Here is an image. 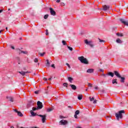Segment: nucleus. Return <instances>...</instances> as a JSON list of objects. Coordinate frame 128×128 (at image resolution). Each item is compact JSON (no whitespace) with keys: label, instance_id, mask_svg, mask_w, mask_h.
I'll list each match as a JSON object with an SVG mask.
<instances>
[{"label":"nucleus","instance_id":"35","mask_svg":"<svg viewBox=\"0 0 128 128\" xmlns=\"http://www.w3.org/2000/svg\"><path fill=\"white\" fill-rule=\"evenodd\" d=\"M38 62V58H35V59L34 60V62Z\"/></svg>","mask_w":128,"mask_h":128},{"label":"nucleus","instance_id":"29","mask_svg":"<svg viewBox=\"0 0 128 128\" xmlns=\"http://www.w3.org/2000/svg\"><path fill=\"white\" fill-rule=\"evenodd\" d=\"M62 43L63 44L64 46H66V42L65 40H62Z\"/></svg>","mask_w":128,"mask_h":128},{"label":"nucleus","instance_id":"44","mask_svg":"<svg viewBox=\"0 0 128 128\" xmlns=\"http://www.w3.org/2000/svg\"><path fill=\"white\" fill-rule=\"evenodd\" d=\"M46 36H48V30H46Z\"/></svg>","mask_w":128,"mask_h":128},{"label":"nucleus","instance_id":"38","mask_svg":"<svg viewBox=\"0 0 128 128\" xmlns=\"http://www.w3.org/2000/svg\"><path fill=\"white\" fill-rule=\"evenodd\" d=\"M102 76H104V78H106V76H108V74H104V73H103V74H102Z\"/></svg>","mask_w":128,"mask_h":128},{"label":"nucleus","instance_id":"14","mask_svg":"<svg viewBox=\"0 0 128 128\" xmlns=\"http://www.w3.org/2000/svg\"><path fill=\"white\" fill-rule=\"evenodd\" d=\"M114 74H115V76H117V78H120V73L118 72V71H114Z\"/></svg>","mask_w":128,"mask_h":128},{"label":"nucleus","instance_id":"42","mask_svg":"<svg viewBox=\"0 0 128 128\" xmlns=\"http://www.w3.org/2000/svg\"><path fill=\"white\" fill-rule=\"evenodd\" d=\"M14 112H16L17 114L18 112V111L16 109H14Z\"/></svg>","mask_w":128,"mask_h":128},{"label":"nucleus","instance_id":"36","mask_svg":"<svg viewBox=\"0 0 128 128\" xmlns=\"http://www.w3.org/2000/svg\"><path fill=\"white\" fill-rule=\"evenodd\" d=\"M38 92H40V90H37L34 92V94H38Z\"/></svg>","mask_w":128,"mask_h":128},{"label":"nucleus","instance_id":"12","mask_svg":"<svg viewBox=\"0 0 128 128\" xmlns=\"http://www.w3.org/2000/svg\"><path fill=\"white\" fill-rule=\"evenodd\" d=\"M34 104V100L29 101V103L27 104L28 108H30L31 106Z\"/></svg>","mask_w":128,"mask_h":128},{"label":"nucleus","instance_id":"26","mask_svg":"<svg viewBox=\"0 0 128 128\" xmlns=\"http://www.w3.org/2000/svg\"><path fill=\"white\" fill-rule=\"evenodd\" d=\"M6 98H8L9 99V100L10 102H14V98H12V97H6Z\"/></svg>","mask_w":128,"mask_h":128},{"label":"nucleus","instance_id":"49","mask_svg":"<svg viewBox=\"0 0 128 128\" xmlns=\"http://www.w3.org/2000/svg\"><path fill=\"white\" fill-rule=\"evenodd\" d=\"M56 2L58 3V2H60V0H56Z\"/></svg>","mask_w":128,"mask_h":128},{"label":"nucleus","instance_id":"30","mask_svg":"<svg viewBox=\"0 0 128 128\" xmlns=\"http://www.w3.org/2000/svg\"><path fill=\"white\" fill-rule=\"evenodd\" d=\"M48 18V14H46L44 16V20H46V18Z\"/></svg>","mask_w":128,"mask_h":128},{"label":"nucleus","instance_id":"54","mask_svg":"<svg viewBox=\"0 0 128 128\" xmlns=\"http://www.w3.org/2000/svg\"><path fill=\"white\" fill-rule=\"evenodd\" d=\"M76 128H82V127L80 126H78L76 127Z\"/></svg>","mask_w":128,"mask_h":128},{"label":"nucleus","instance_id":"58","mask_svg":"<svg viewBox=\"0 0 128 128\" xmlns=\"http://www.w3.org/2000/svg\"><path fill=\"white\" fill-rule=\"evenodd\" d=\"M32 128H38V127H32Z\"/></svg>","mask_w":128,"mask_h":128},{"label":"nucleus","instance_id":"21","mask_svg":"<svg viewBox=\"0 0 128 128\" xmlns=\"http://www.w3.org/2000/svg\"><path fill=\"white\" fill-rule=\"evenodd\" d=\"M118 80L116 79H114L112 80V84H118V82H116Z\"/></svg>","mask_w":128,"mask_h":128},{"label":"nucleus","instance_id":"28","mask_svg":"<svg viewBox=\"0 0 128 128\" xmlns=\"http://www.w3.org/2000/svg\"><path fill=\"white\" fill-rule=\"evenodd\" d=\"M75 114H76L77 116H78V114H80V110H76L75 112Z\"/></svg>","mask_w":128,"mask_h":128},{"label":"nucleus","instance_id":"22","mask_svg":"<svg viewBox=\"0 0 128 128\" xmlns=\"http://www.w3.org/2000/svg\"><path fill=\"white\" fill-rule=\"evenodd\" d=\"M68 80L70 82H72V80H74V78L72 77H68Z\"/></svg>","mask_w":128,"mask_h":128},{"label":"nucleus","instance_id":"34","mask_svg":"<svg viewBox=\"0 0 128 128\" xmlns=\"http://www.w3.org/2000/svg\"><path fill=\"white\" fill-rule=\"evenodd\" d=\"M68 48L70 50H72V48L68 46Z\"/></svg>","mask_w":128,"mask_h":128},{"label":"nucleus","instance_id":"1","mask_svg":"<svg viewBox=\"0 0 128 128\" xmlns=\"http://www.w3.org/2000/svg\"><path fill=\"white\" fill-rule=\"evenodd\" d=\"M37 106H38L37 107L32 108V110H42L44 107V106L42 105V103L40 101H38L37 102Z\"/></svg>","mask_w":128,"mask_h":128},{"label":"nucleus","instance_id":"41","mask_svg":"<svg viewBox=\"0 0 128 128\" xmlns=\"http://www.w3.org/2000/svg\"><path fill=\"white\" fill-rule=\"evenodd\" d=\"M52 68H56V66H54V64H52V66H51Z\"/></svg>","mask_w":128,"mask_h":128},{"label":"nucleus","instance_id":"52","mask_svg":"<svg viewBox=\"0 0 128 128\" xmlns=\"http://www.w3.org/2000/svg\"><path fill=\"white\" fill-rule=\"evenodd\" d=\"M1 12H2V10H0V14H1Z\"/></svg>","mask_w":128,"mask_h":128},{"label":"nucleus","instance_id":"55","mask_svg":"<svg viewBox=\"0 0 128 128\" xmlns=\"http://www.w3.org/2000/svg\"><path fill=\"white\" fill-rule=\"evenodd\" d=\"M10 128H14V126H11Z\"/></svg>","mask_w":128,"mask_h":128},{"label":"nucleus","instance_id":"8","mask_svg":"<svg viewBox=\"0 0 128 128\" xmlns=\"http://www.w3.org/2000/svg\"><path fill=\"white\" fill-rule=\"evenodd\" d=\"M120 20L122 22V24H125V26H128V22L125 21L123 18H120Z\"/></svg>","mask_w":128,"mask_h":128},{"label":"nucleus","instance_id":"64","mask_svg":"<svg viewBox=\"0 0 128 128\" xmlns=\"http://www.w3.org/2000/svg\"><path fill=\"white\" fill-rule=\"evenodd\" d=\"M10 10V9L9 8V9H8V10Z\"/></svg>","mask_w":128,"mask_h":128},{"label":"nucleus","instance_id":"11","mask_svg":"<svg viewBox=\"0 0 128 128\" xmlns=\"http://www.w3.org/2000/svg\"><path fill=\"white\" fill-rule=\"evenodd\" d=\"M20 74H22V76H25L26 74H28L30 72H24V71H21L18 72Z\"/></svg>","mask_w":128,"mask_h":128},{"label":"nucleus","instance_id":"19","mask_svg":"<svg viewBox=\"0 0 128 128\" xmlns=\"http://www.w3.org/2000/svg\"><path fill=\"white\" fill-rule=\"evenodd\" d=\"M119 78L121 79V82H124V80H126V78H124V77H122V76H120V77Z\"/></svg>","mask_w":128,"mask_h":128},{"label":"nucleus","instance_id":"5","mask_svg":"<svg viewBox=\"0 0 128 128\" xmlns=\"http://www.w3.org/2000/svg\"><path fill=\"white\" fill-rule=\"evenodd\" d=\"M37 116H40V118H42V120L43 124H44V122H46V114H44V115L37 114Z\"/></svg>","mask_w":128,"mask_h":128},{"label":"nucleus","instance_id":"31","mask_svg":"<svg viewBox=\"0 0 128 128\" xmlns=\"http://www.w3.org/2000/svg\"><path fill=\"white\" fill-rule=\"evenodd\" d=\"M64 86H66V88H68V83L64 82L63 84Z\"/></svg>","mask_w":128,"mask_h":128},{"label":"nucleus","instance_id":"56","mask_svg":"<svg viewBox=\"0 0 128 128\" xmlns=\"http://www.w3.org/2000/svg\"><path fill=\"white\" fill-rule=\"evenodd\" d=\"M2 32V30H0V34H1Z\"/></svg>","mask_w":128,"mask_h":128},{"label":"nucleus","instance_id":"51","mask_svg":"<svg viewBox=\"0 0 128 128\" xmlns=\"http://www.w3.org/2000/svg\"><path fill=\"white\" fill-rule=\"evenodd\" d=\"M95 90H98V86H96L94 88Z\"/></svg>","mask_w":128,"mask_h":128},{"label":"nucleus","instance_id":"40","mask_svg":"<svg viewBox=\"0 0 128 128\" xmlns=\"http://www.w3.org/2000/svg\"><path fill=\"white\" fill-rule=\"evenodd\" d=\"M68 108H74V106H68Z\"/></svg>","mask_w":128,"mask_h":128},{"label":"nucleus","instance_id":"32","mask_svg":"<svg viewBox=\"0 0 128 128\" xmlns=\"http://www.w3.org/2000/svg\"><path fill=\"white\" fill-rule=\"evenodd\" d=\"M44 54H46V52H44L42 53H40V56H44Z\"/></svg>","mask_w":128,"mask_h":128},{"label":"nucleus","instance_id":"37","mask_svg":"<svg viewBox=\"0 0 128 128\" xmlns=\"http://www.w3.org/2000/svg\"><path fill=\"white\" fill-rule=\"evenodd\" d=\"M66 64L69 68H70V64H68V63H66Z\"/></svg>","mask_w":128,"mask_h":128},{"label":"nucleus","instance_id":"46","mask_svg":"<svg viewBox=\"0 0 128 128\" xmlns=\"http://www.w3.org/2000/svg\"><path fill=\"white\" fill-rule=\"evenodd\" d=\"M100 72H104V70L102 69H100Z\"/></svg>","mask_w":128,"mask_h":128},{"label":"nucleus","instance_id":"10","mask_svg":"<svg viewBox=\"0 0 128 128\" xmlns=\"http://www.w3.org/2000/svg\"><path fill=\"white\" fill-rule=\"evenodd\" d=\"M94 72V69L89 68L87 70L86 72H88V74H92V72Z\"/></svg>","mask_w":128,"mask_h":128},{"label":"nucleus","instance_id":"7","mask_svg":"<svg viewBox=\"0 0 128 128\" xmlns=\"http://www.w3.org/2000/svg\"><path fill=\"white\" fill-rule=\"evenodd\" d=\"M60 124L61 125L66 126V124H68V121L66 120H62L60 122Z\"/></svg>","mask_w":128,"mask_h":128},{"label":"nucleus","instance_id":"39","mask_svg":"<svg viewBox=\"0 0 128 128\" xmlns=\"http://www.w3.org/2000/svg\"><path fill=\"white\" fill-rule=\"evenodd\" d=\"M99 40H100V42H104V40H102L100 39Z\"/></svg>","mask_w":128,"mask_h":128},{"label":"nucleus","instance_id":"61","mask_svg":"<svg viewBox=\"0 0 128 128\" xmlns=\"http://www.w3.org/2000/svg\"><path fill=\"white\" fill-rule=\"evenodd\" d=\"M86 92H88V89H86Z\"/></svg>","mask_w":128,"mask_h":128},{"label":"nucleus","instance_id":"17","mask_svg":"<svg viewBox=\"0 0 128 128\" xmlns=\"http://www.w3.org/2000/svg\"><path fill=\"white\" fill-rule=\"evenodd\" d=\"M110 8V6H107L106 5H104L103 6V10H108Z\"/></svg>","mask_w":128,"mask_h":128},{"label":"nucleus","instance_id":"15","mask_svg":"<svg viewBox=\"0 0 128 128\" xmlns=\"http://www.w3.org/2000/svg\"><path fill=\"white\" fill-rule=\"evenodd\" d=\"M70 86L71 87L72 89L73 90H76V86L75 85L70 84Z\"/></svg>","mask_w":128,"mask_h":128},{"label":"nucleus","instance_id":"60","mask_svg":"<svg viewBox=\"0 0 128 128\" xmlns=\"http://www.w3.org/2000/svg\"><path fill=\"white\" fill-rule=\"evenodd\" d=\"M24 70H26V68H24Z\"/></svg>","mask_w":128,"mask_h":128},{"label":"nucleus","instance_id":"23","mask_svg":"<svg viewBox=\"0 0 128 128\" xmlns=\"http://www.w3.org/2000/svg\"><path fill=\"white\" fill-rule=\"evenodd\" d=\"M78 100H82V95L79 94L78 96Z\"/></svg>","mask_w":128,"mask_h":128},{"label":"nucleus","instance_id":"48","mask_svg":"<svg viewBox=\"0 0 128 128\" xmlns=\"http://www.w3.org/2000/svg\"><path fill=\"white\" fill-rule=\"evenodd\" d=\"M93 104H96V100H94L93 102Z\"/></svg>","mask_w":128,"mask_h":128},{"label":"nucleus","instance_id":"59","mask_svg":"<svg viewBox=\"0 0 128 128\" xmlns=\"http://www.w3.org/2000/svg\"><path fill=\"white\" fill-rule=\"evenodd\" d=\"M6 30H8V27H6Z\"/></svg>","mask_w":128,"mask_h":128},{"label":"nucleus","instance_id":"9","mask_svg":"<svg viewBox=\"0 0 128 128\" xmlns=\"http://www.w3.org/2000/svg\"><path fill=\"white\" fill-rule=\"evenodd\" d=\"M18 52L19 54H28V52L23 51V50H20V49L18 50Z\"/></svg>","mask_w":128,"mask_h":128},{"label":"nucleus","instance_id":"3","mask_svg":"<svg viewBox=\"0 0 128 128\" xmlns=\"http://www.w3.org/2000/svg\"><path fill=\"white\" fill-rule=\"evenodd\" d=\"M122 114H124V110H121L118 112V113H116V116L118 120H120V118H122Z\"/></svg>","mask_w":128,"mask_h":128},{"label":"nucleus","instance_id":"33","mask_svg":"<svg viewBox=\"0 0 128 128\" xmlns=\"http://www.w3.org/2000/svg\"><path fill=\"white\" fill-rule=\"evenodd\" d=\"M90 102H92V101L94 100V97H92V98L90 97Z\"/></svg>","mask_w":128,"mask_h":128},{"label":"nucleus","instance_id":"47","mask_svg":"<svg viewBox=\"0 0 128 128\" xmlns=\"http://www.w3.org/2000/svg\"><path fill=\"white\" fill-rule=\"evenodd\" d=\"M61 6H64V3L62 2V3H61Z\"/></svg>","mask_w":128,"mask_h":128},{"label":"nucleus","instance_id":"50","mask_svg":"<svg viewBox=\"0 0 128 128\" xmlns=\"http://www.w3.org/2000/svg\"><path fill=\"white\" fill-rule=\"evenodd\" d=\"M11 48L14 50V46H11Z\"/></svg>","mask_w":128,"mask_h":128},{"label":"nucleus","instance_id":"53","mask_svg":"<svg viewBox=\"0 0 128 128\" xmlns=\"http://www.w3.org/2000/svg\"><path fill=\"white\" fill-rule=\"evenodd\" d=\"M48 80H52V78H49Z\"/></svg>","mask_w":128,"mask_h":128},{"label":"nucleus","instance_id":"43","mask_svg":"<svg viewBox=\"0 0 128 128\" xmlns=\"http://www.w3.org/2000/svg\"><path fill=\"white\" fill-rule=\"evenodd\" d=\"M88 86H90V87L92 86V84H90V83H89V84H88Z\"/></svg>","mask_w":128,"mask_h":128},{"label":"nucleus","instance_id":"13","mask_svg":"<svg viewBox=\"0 0 128 128\" xmlns=\"http://www.w3.org/2000/svg\"><path fill=\"white\" fill-rule=\"evenodd\" d=\"M34 111L35 110H31L30 111L32 116H38V114H36V113H35L34 112Z\"/></svg>","mask_w":128,"mask_h":128},{"label":"nucleus","instance_id":"25","mask_svg":"<svg viewBox=\"0 0 128 128\" xmlns=\"http://www.w3.org/2000/svg\"><path fill=\"white\" fill-rule=\"evenodd\" d=\"M116 35H117L118 36H124V34L122 33L118 32L116 34Z\"/></svg>","mask_w":128,"mask_h":128},{"label":"nucleus","instance_id":"20","mask_svg":"<svg viewBox=\"0 0 128 128\" xmlns=\"http://www.w3.org/2000/svg\"><path fill=\"white\" fill-rule=\"evenodd\" d=\"M116 42H117V44H122V41L120 39L118 38L116 40Z\"/></svg>","mask_w":128,"mask_h":128},{"label":"nucleus","instance_id":"63","mask_svg":"<svg viewBox=\"0 0 128 128\" xmlns=\"http://www.w3.org/2000/svg\"><path fill=\"white\" fill-rule=\"evenodd\" d=\"M18 60H20V58H18Z\"/></svg>","mask_w":128,"mask_h":128},{"label":"nucleus","instance_id":"6","mask_svg":"<svg viewBox=\"0 0 128 128\" xmlns=\"http://www.w3.org/2000/svg\"><path fill=\"white\" fill-rule=\"evenodd\" d=\"M50 14H52V16H56V11L54 10V8H50Z\"/></svg>","mask_w":128,"mask_h":128},{"label":"nucleus","instance_id":"57","mask_svg":"<svg viewBox=\"0 0 128 128\" xmlns=\"http://www.w3.org/2000/svg\"><path fill=\"white\" fill-rule=\"evenodd\" d=\"M44 78L45 80H48L47 78Z\"/></svg>","mask_w":128,"mask_h":128},{"label":"nucleus","instance_id":"18","mask_svg":"<svg viewBox=\"0 0 128 128\" xmlns=\"http://www.w3.org/2000/svg\"><path fill=\"white\" fill-rule=\"evenodd\" d=\"M106 74L107 76H112V78H114V74L112 72H108Z\"/></svg>","mask_w":128,"mask_h":128},{"label":"nucleus","instance_id":"2","mask_svg":"<svg viewBox=\"0 0 128 128\" xmlns=\"http://www.w3.org/2000/svg\"><path fill=\"white\" fill-rule=\"evenodd\" d=\"M78 60H80V62L82 64H88V61L86 60V58H85L84 56H81L78 58Z\"/></svg>","mask_w":128,"mask_h":128},{"label":"nucleus","instance_id":"4","mask_svg":"<svg viewBox=\"0 0 128 128\" xmlns=\"http://www.w3.org/2000/svg\"><path fill=\"white\" fill-rule=\"evenodd\" d=\"M84 42L87 46H90V48H94V42L92 40L88 41V40H85Z\"/></svg>","mask_w":128,"mask_h":128},{"label":"nucleus","instance_id":"62","mask_svg":"<svg viewBox=\"0 0 128 128\" xmlns=\"http://www.w3.org/2000/svg\"><path fill=\"white\" fill-rule=\"evenodd\" d=\"M20 40H22V38H20Z\"/></svg>","mask_w":128,"mask_h":128},{"label":"nucleus","instance_id":"16","mask_svg":"<svg viewBox=\"0 0 128 128\" xmlns=\"http://www.w3.org/2000/svg\"><path fill=\"white\" fill-rule=\"evenodd\" d=\"M46 68H50V61L48 60H46Z\"/></svg>","mask_w":128,"mask_h":128},{"label":"nucleus","instance_id":"45","mask_svg":"<svg viewBox=\"0 0 128 128\" xmlns=\"http://www.w3.org/2000/svg\"><path fill=\"white\" fill-rule=\"evenodd\" d=\"M75 118H78V115H76V114H74V116Z\"/></svg>","mask_w":128,"mask_h":128},{"label":"nucleus","instance_id":"24","mask_svg":"<svg viewBox=\"0 0 128 128\" xmlns=\"http://www.w3.org/2000/svg\"><path fill=\"white\" fill-rule=\"evenodd\" d=\"M18 114V116H23V114H22V112L18 111V112L17 113Z\"/></svg>","mask_w":128,"mask_h":128},{"label":"nucleus","instance_id":"27","mask_svg":"<svg viewBox=\"0 0 128 128\" xmlns=\"http://www.w3.org/2000/svg\"><path fill=\"white\" fill-rule=\"evenodd\" d=\"M52 110H54V108H48V109H47V112H52Z\"/></svg>","mask_w":128,"mask_h":128}]
</instances>
